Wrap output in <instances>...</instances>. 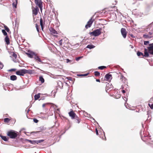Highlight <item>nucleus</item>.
Returning <instances> with one entry per match:
<instances>
[{
  "label": "nucleus",
  "mask_w": 153,
  "mask_h": 153,
  "mask_svg": "<svg viewBox=\"0 0 153 153\" xmlns=\"http://www.w3.org/2000/svg\"><path fill=\"white\" fill-rule=\"evenodd\" d=\"M88 74L89 73H88L84 74H78L77 75V76H87Z\"/></svg>",
  "instance_id": "c85d7f7f"
},
{
  "label": "nucleus",
  "mask_w": 153,
  "mask_h": 153,
  "mask_svg": "<svg viewBox=\"0 0 153 153\" xmlns=\"http://www.w3.org/2000/svg\"><path fill=\"white\" fill-rule=\"evenodd\" d=\"M41 26V29H42V30H43V28H44V25H42V26Z\"/></svg>",
  "instance_id": "774afa93"
},
{
  "label": "nucleus",
  "mask_w": 153,
  "mask_h": 153,
  "mask_svg": "<svg viewBox=\"0 0 153 153\" xmlns=\"http://www.w3.org/2000/svg\"><path fill=\"white\" fill-rule=\"evenodd\" d=\"M106 68V66H99L98 67V68L100 70H103V69Z\"/></svg>",
  "instance_id": "c9c22d12"
},
{
  "label": "nucleus",
  "mask_w": 153,
  "mask_h": 153,
  "mask_svg": "<svg viewBox=\"0 0 153 153\" xmlns=\"http://www.w3.org/2000/svg\"><path fill=\"white\" fill-rule=\"evenodd\" d=\"M94 75L96 76H99L100 75V73L98 71H95L94 72Z\"/></svg>",
  "instance_id": "72a5a7b5"
},
{
  "label": "nucleus",
  "mask_w": 153,
  "mask_h": 153,
  "mask_svg": "<svg viewBox=\"0 0 153 153\" xmlns=\"http://www.w3.org/2000/svg\"><path fill=\"white\" fill-rule=\"evenodd\" d=\"M24 69L25 74H34L35 72V71L33 70H26L25 69Z\"/></svg>",
  "instance_id": "9b49d317"
},
{
  "label": "nucleus",
  "mask_w": 153,
  "mask_h": 153,
  "mask_svg": "<svg viewBox=\"0 0 153 153\" xmlns=\"http://www.w3.org/2000/svg\"><path fill=\"white\" fill-rule=\"evenodd\" d=\"M26 140L28 141L30 143H31L32 142V140H28V139H26Z\"/></svg>",
  "instance_id": "e2e57ef3"
},
{
  "label": "nucleus",
  "mask_w": 153,
  "mask_h": 153,
  "mask_svg": "<svg viewBox=\"0 0 153 153\" xmlns=\"http://www.w3.org/2000/svg\"><path fill=\"white\" fill-rule=\"evenodd\" d=\"M26 53L28 55L29 57L30 58H33V56H35V55L36 54L35 53L30 51H28V52Z\"/></svg>",
  "instance_id": "1a4fd4ad"
},
{
  "label": "nucleus",
  "mask_w": 153,
  "mask_h": 153,
  "mask_svg": "<svg viewBox=\"0 0 153 153\" xmlns=\"http://www.w3.org/2000/svg\"><path fill=\"white\" fill-rule=\"evenodd\" d=\"M113 86L112 84L110 83H108L106 85V89L107 90H109L111 88H112Z\"/></svg>",
  "instance_id": "4468645a"
},
{
  "label": "nucleus",
  "mask_w": 153,
  "mask_h": 153,
  "mask_svg": "<svg viewBox=\"0 0 153 153\" xmlns=\"http://www.w3.org/2000/svg\"><path fill=\"white\" fill-rule=\"evenodd\" d=\"M137 55L138 56H143V54L142 53L140 52L139 51H138L137 52Z\"/></svg>",
  "instance_id": "c756f323"
},
{
  "label": "nucleus",
  "mask_w": 153,
  "mask_h": 153,
  "mask_svg": "<svg viewBox=\"0 0 153 153\" xmlns=\"http://www.w3.org/2000/svg\"><path fill=\"white\" fill-rule=\"evenodd\" d=\"M40 98V99L39 100H43L45 99V96H42V97Z\"/></svg>",
  "instance_id": "4d7b16f0"
},
{
  "label": "nucleus",
  "mask_w": 153,
  "mask_h": 153,
  "mask_svg": "<svg viewBox=\"0 0 153 153\" xmlns=\"http://www.w3.org/2000/svg\"><path fill=\"white\" fill-rule=\"evenodd\" d=\"M16 70V69L15 68H12L11 69L9 70V71H15Z\"/></svg>",
  "instance_id": "603ef678"
},
{
  "label": "nucleus",
  "mask_w": 153,
  "mask_h": 153,
  "mask_svg": "<svg viewBox=\"0 0 153 153\" xmlns=\"http://www.w3.org/2000/svg\"><path fill=\"white\" fill-rule=\"evenodd\" d=\"M102 30V29L100 28L94 30L93 32H89V34L91 35H93L94 36H97L101 34Z\"/></svg>",
  "instance_id": "f03ea898"
},
{
  "label": "nucleus",
  "mask_w": 153,
  "mask_h": 153,
  "mask_svg": "<svg viewBox=\"0 0 153 153\" xmlns=\"http://www.w3.org/2000/svg\"><path fill=\"white\" fill-rule=\"evenodd\" d=\"M35 100H36L40 98V96H34Z\"/></svg>",
  "instance_id": "c03bdc74"
},
{
  "label": "nucleus",
  "mask_w": 153,
  "mask_h": 153,
  "mask_svg": "<svg viewBox=\"0 0 153 153\" xmlns=\"http://www.w3.org/2000/svg\"><path fill=\"white\" fill-rule=\"evenodd\" d=\"M74 119L75 120V121L76 123H80L81 119L77 116H76Z\"/></svg>",
  "instance_id": "412c9836"
},
{
  "label": "nucleus",
  "mask_w": 153,
  "mask_h": 153,
  "mask_svg": "<svg viewBox=\"0 0 153 153\" xmlns=\"http://www.w3.org/2000/svg\"><path fill=\"white\" fill-rule=\"evenodd\" d=\"M25 85H24V86H22V87L21 86L20 88V89H23V88H25Z\"/></svg>",
  "instance_id": "338daca9"
},
{
  "label": "nucleus",
  "mask_w": 153,
  "mask_h": 153,
  "mask_svg": "<svg viewBox=\"0 0 153 153\" xmlns=\"http://www.w3.org/2000/svg\"><path fill=\"white\" fill-rule=\"evenodd\" d=\"M10 79L12 81H14L17 79V77L16 75H12L10 76Z\"/></svg>",
  "instance_id": "4be33fe9"
},
{
  "label": "nucleus",
  "mask_w": 153,
  "mask_h": 153,
  "mask_svg": "<svg viewBox=\"0 0 153 153\" xmlns=\"http://www.w3.org/2000/svg\"><path fill=\"white\" fill-rule=\"evenodd\" d=\"M5 41L7 45H9L10 44V39L8 35L6 36L5 38Z\"/></svg>",
  "instance_id": "f3484780"
},
{
  "label": "nucleus",
  "mask_w": 153,
  "mask_h": 153,
  "mask_svg": "<svg viewBox=\"0 0 153 153\" xmlns=\"http://www.w3.org/2000/svg\"><path fill=\"white\" fill-rule=\"evenodd\" d=\"M67 79L68 80L71 81L72 83H73L74 82L73 79H75L70 76L67 77Z\"/></svg>",
  "instance_id": "cd10ccee"
},
{
  "label": "nucleus",
  "mask_w": 153,
  "mask_h": 153,
  "mask_svg": "<svg viewBox=\"0 0 153 153\" xmlns=\"http://www.w3.org/2000/svg\"><path fill=\"white\" fill-rule=\"evenodd\" d=\"M69 116L71 117L72 119H74V118L77 116L76 114L72 110L68 113Z\"/></svg>",
  "instance_id": "9d476101"
},
{
  "label": "nucleus",
  "mask_w": 153,
  "mask_h": 153,
  "mask_svg": "<svg viewBox=\"0 0 153 153\" xmlns=\"http://www.w3.org/2000/svg\"><path fill=\"white\" fill-rule=\"evenodd\" d=\"M147 115H148V118L146 120V121H149V122H150L151 120L152 117H151L150 118H149V111L147 112Z\"/></svg>",
  "instance_id": "a878e982"
},
{
  "label": "nucleus",
  "mask_w": 153,
  "mask_h": 153,
  "mask_svg": "<svg viewBox=\"0 0 153 153\" xmlns=\"http://www.w3.org/2000/svg\"><path fill=\"white\" fill-rule=\"evenodd\" d=\"M12 56H13L15 59L17 58V55L13 52Z\"/></svg>",
  "instance_id": "4c0bfd02"
},
{
  "label": "nucleus",
  "mask_w": 153,
  "mask_h": 153,
  "mask_svg": "<svg viewBox=\"0 0 153 153\" xmlns=\"http://www.w3.org/2000/svg\"><path fill=\"white\" fill-rule=\"evenodd\" d=\"M103 132L104 135V136H105V138L104 139L103 138V139L104 140H106V137H105V132H104V131H103Z\"/></svg>",
  "instance_id": "0e129e2a"
},
{
  "label": "nucleus",
  "mask_w": 153,
  "mask_h": 153,
  "mask_svg": "<svg viewBox=\"0 0 153 153\" xmlns=\"http://www.w3.org/2000/svg\"><path fill=\"white\" fill-rule=\"evenodd\" d=\"M81 58H82V57L81 56H79L78 57H76V61H78Z\"/></svg>",
  "instance_id": "8fccbe9b"
},
{
  "label": "nucleus",
  "mask_w": 153,
  "mask_h": 153,
  "mask_svg": "<svg viewBox=\"0 0 153 153\" xmlns=\"http://www.w3.org/2000/svg\"><path fill=\"white\" fill-rule=\"evenodd\" d=\"M16 74L18 75L23 76L25 74L24 69H21L16 71Z\"/></svg>",
  "instance_id": "6e6552de"
},
{
  "label": "nucleus",
  "mask_w": 153,
  "mask_h": 153,
  "mask_svg": "<svg viewBox=\"0 0 153 153\" xmlns=\"http://www.w3.org/2000/svg\"><path fill=\"white\" fill-rule=\"evenodd\" d=\"M52 93H54V94H53V96H55V93H56V91H52Z\"/></svg>",
  "instance_id": "69168bd1"
},
{
  "label": "nucleus",
  "mask_w": 153,
  "mask_h": 153,
  "mask_svg": "<svg viewBox=\"0 0 153 153\" xmlns=\"http://www.w3.org/2000/svg\"><path fill=\"white\" fill-rule=\"evenodd\" d=\"M148 137V136H146V135H144L143 136H141V138L142 140L144 142H146L147 143H148L149 145H150L151 146L153 147V143H152V142H153L152 141L150 140L151 139V138H149L148 139H144V138L146 137Z\"/></svg>",
  "instance_id": "7ed1b4c3"
},
{
  "label": "nucleus",
  "mask_w": 153,
  "mask_h": 153,
  "mask_svg": "<svg viewBox=\"0 0 153 153\" xmlns=\"http://www.w3.org/2000/svg\"><path fill=\"white\" fill-rule=\"evenodd\" d=\"M62 39H61L59 41V43L60 45H62Z\"/></svg>",
  "instance_id": "3c124183"
},
{
  "label": "nucleus",
  "mask_w": 153,
  "mask_h": 153,
  "mask_svg": "<svg viewBox=\"0 0 153 153\" xmlns=\"http://www.w3.org/2000/svg\"><path fill=\"white\" fill-rule=\"evenodd\" d=\"M71 98V96H67L66 100L68 101H69Z\"/></svg>",
  "instance_id": "09e8293b"
},
{
  "label": "nucleus",
  "mask_w": 153,
  "mask_h": 153,
  "mask_svg": "<svg viewBox=\"0 0 153 153\" xmlns=\"http://www.w3.org/2000/svg\"><path fill=\"white\" fill-rule=\"evenodd\" d=\"M34 58L36 59V61H37L38 62H41L42 64L44 63V62H42V60L39 58V56L37 55L36 54L35 55L34 57Z\"/></svg>",
  "instance_id": "f8f14e48"
},
{
  "label": "nucleus",
  "mask_w": 153,
  "mask_h": 153,
  "mask_svg": "<svg viewBox=\"0 0 153 153\" xmlns=\"http://www.w3.org/2000/svg\"><path fill=\"white\" fill-rule=\"evenodd\" d=\"M39 80L41 81L42 83H43L45 82V80L42 76H40L39 77Z\"/></svg>",
  "instance_id": "b1692460"
},
{
  "label": "nucleus",
  "mask_w": 153,
  "mask_h": 153,
  "mask_svg": "<svg viewBox=\"0 0 153 153\" xmlns=\"http://www.w3.org/2000/svg\"><path fill=\"white\" fill-rule=\"evenodd\" d=\"M53 104L52 103H44V104H42V107L43 108H44V107L45 106V105H46L48 104Z\"/></svg>",
  "instance_id": "49530a36"
},
{
  "label": "nucleus",
  "mask_w": 153,
  "mask_h": 153,
  "mask_svg": "<svg viewBox=\"0 0 153 153\" xmlns=\"http://www.w3.org/2000/svg\"><path fill=\"white\" fill-rule=\"evenodd\" d=\"M128 97V96L127 97ZM122 99H123L126 102H127L128 100V98L127 96H122Z\"/></svg>",
  "instance_id": "e433bc0d"
},
{
  "label": "nucleus",
  "mask_w": 153,
  "mask_h": 153,
  "mask_svg": "<svg viewBox=\"0 0 153 153\" xmlns=\"http://www.w3.org/2000/svg\"><path fill=\"white\" fill-rule=\"evenodd\" d=\"M10 120V119L7 118H6L4 119V122L5 123H8Z\"/></svg>",
  "instance_id": "f704fd0d"
},
{
  "label": "nucleus",
  "mask_w": 153,
  "mask_h": 153,
  "mask_svg": "<svg viewBox=\"0 0 153 153\" xmlns=\"http://www.w3.org/2000/svg\"><path fill=\"white\" fill-rule=\"evenodd\" d=\"M32 9L33 16L34 18L35 16H36L39 10L38 7L37 6H36L35 7H32Z\"/></svg>",
  "instance_id": "39448f33"
},
{
  "label": "nucleus",
  "mask_w": 153,
  "mask_h": 153,
  "mask_svg": "<svg viewBox=\"0 0 153 153\" xmlns=\"http://www.w3.org/2000/svg\"><path fill=\"white\" fill-rule=\"evenodd\" d=\"M149 46L147 47L148 49L149 52L153 50V43L150 44Z\"/></svg>",
  "instance_id": "a211bd4d"
},
{
  "label": "nucleus",
  "mask_w": 153,
  "mask_h": 153,
  "mask_svg": "<svg viewBox=\"0 0 153 153\" xmlns=\"http://www.w3.org/2000/svg\"><path fill=\"white\" fill-rule=\"evenodd\" d=\"M153 33V31L151 30L149 32V35H152Z\"/></svg>",
  "instance_id": "13d9d810"
},
{
  "label": "nucleus",
  "mask_w": 153,
  "mask_h": 153,
  "mask_svg": "<svg viewBox=\"0 0 153 153\" xmlns=\"http://www.w3.org/2000/svg\"><path fill=\"white\" fill-rule=\"evenodd\" d=\"M88 117L89 118H90V119H93V120H94V123H97V124H98V123L94 119V118H93L91 116V114H88Z\"/></svg>",
  "instance_id": "393cba45"
},
{
  "label": "nucleus",
  "mask_w": 153,
  "mask_h": 153,
  "mask_svg": "<svg viewBox=\"0 0 153 153\" xmlns=\"http://www.w3.org/2000/svg\"><path fill=\"white\" fill-rule=\"evenodd\" d=\"M37 93V89H35L33 93L32 94V96H40L41 94L40 93H38L36 94Z\"/></svg>",
  "instance_id": "aec40b11"
},
{
  "label": "nucleus",
  "mask_w": 153,
  "mask_h": 153,
  "mask_svg": "<svg viewBox=\"0 0 153 153\" xmlns=\"http://www.w3.org/2000/svg\"><path fill=\"white\" fill-rule=\"evenodd\" d=\"M7 135L10 138L15 139L18 136V132L16 131L11 130L7 132Z\"/></svg>",
  "instance_id": "f257e3e1"
},
{
  "label": "nucleus",
  "mask_w": 153,
  "mask_h": 153,
  "mask_svg": "<svg viewBox=\"0 0 153 153\" xmlns=\"http://www.w3.org/2000/svg\"><path fill=\"white\" fill-rule=\"evenodd\" d=\"M4 67V65L3 63L0 62V69H2Z\"/></svg>",
  "instance_id": "ea45409f"
},
{
  "label": "nucleus",
  "mask_w": 153,
  "mask_h": 153,
  "mask_svg": "<svg viewBox=\"0 0 153 153\" xmlns=\"http://www.w3.org/2000/svg\"><path fill=\"white\" fill-rule=\"evenodd\" d=\"M149 52L150 54L153 55V50L150 51Z\"/></svg>",
  "instance_id": "052dcab7"
},
{
  "label": "nucleus",
  "mask_w": 153,
  "mask_h": 153,
  "mask_svg": "<svg viewBox=\"0 0 153 153\" xmlns=\"http://www.w3.org/2000/svg\"><path fill=\"white\" fill-rule=\"evenodd\" d=\"M0 137L3 140L5 141H7L9 138L6 136H4L1 135H0Z\"/></svg>",
  "instance_id": "6ab92c4d"
},
{
  "label": "nucleus",
  "mask_w": 153,
  "mask_h": 153,
  "mask_svg": "<svg viewBox=\"0 0 153 153\" xmlns=\"http://www.w3.org/2000/svg\"><path fill=\"white\" fill-rule=\"evenodd\" d=\"M95 131H96V134L97 135H98L99 134H98V131L97 128H96Z\"/></svg>",
  "instance_id": "bf43d9fd"
},
{
  "label": "nucleus",
  "mask_w": 153,
  "mask_h": 153,
  "mask_svg": "<svg viewBox=\"0 0 153 153\" xmlns=\"http://www.w3.org/2000/svg\"><path fill=\"white\" fill-rule=\"evenodd\" d=\"M16 3H15V2H13L12 4V5H13V7H14L16 8V7H17V0H16Z\"/></svg>",
  "instance_id": "7c9ffc66"
},
{
  "label": "nucleus",
  "mask_w": 153,
  "mask_h": 153,
  "mask_svg": "<svg viewBox=\"0 0 153 153\" xmlns=\"http://www.w3.org/2000/svg\"><path fill=\"white\" fill-rule=\"evenodd\" d=\"M33 121L34 123H37L38 122L39 120L36 118H34L33 119Z\"/></svg>",
  "instance_id": "a18cd8bd"
},
{
  "label": "nucleus",
  "mask_w": 153,
  "mask_h": 153,
  "mask_svg": "<svg viewBox=\"0 0 153 153\" xmlns=\"http://www.w3.org/2000/svg\"><path fill=\"white\" fill-rule=\"evenodd\" d=\"M66 62L67 63H68L69 62H72V61L71 60H70V59H66Z\"/></svg>",
  "instance_id": "5fc2aeb1"
},
{
  "label": "nucleus",
  "mask_w": 153,
  "mask_h": 153,
  "mask_svg": "<svg viewBox=\"0 0 153 153\" xmlns=\"http://www.w3.org/2000/svg\"><path fill=\"white\" fill-rule=\"evenodd\" d=\"M49 30L50 31L51 34H57V32L53 28L51 27L49 29Z\"/></svg>",
  "instance_id": "ddd939ff"
},
{
  "label": "nucleus",
  "mask_w": 153,
  "mask_h": 153,
  "mask_svg": "<svg viewBox=\"0 0 153 153\" xmlns=\"http://www.w3.org/2000/svg\"><path fill=\"white\" fill-rule=\"evenodd\" d=\"M149 43V41H144V45H147Z\"/></svg>",
  "instance_id": "de8ad7c7"
},
{
  "label": "nucleus",
  "mask_w": 153,
  "mask_h": 153,
  "mask_svg": "<svg viewBox=\"0 0 153 153\" xmlns=\"http://www.w3.org/2000/svg\"><path fill=\"white\" fill-rule=\"evenodd\" d=\"M149 53L147 52V50L146 48L144 49V54H143V57H147L149 56Z\"/></svg>",
  "instance_id": "2eb2a0df"
},
{
  "label": "nucleus",
  "mask_w": 153,
  "mask_h": 153,
  "mask_svg": "<svg viewBox=\"0 0 153 153\" xmlns=\"http://www.w3.org/2000/svg\"><path fill=\"white\" fill-rule=\"evenodd\" d=\"M38 143H41L43 142L44 141V140H38Z\"/></svg>",
  "instance_id": "6e6d98bb"
},
{
  "label": "nucleus",
  "mask_w": 153,
  "mask_h": 153,
  "mask_svg": "<svg viewBox=\"0 0 153 153\" xmlns=\"http://www.w3.org/2000/svg\"><path fill=\"white\" fill-rule=\"evenodd\" d=\"M35 4L40 8L41 11L42 10L43 5L42 2L41 0H34Z\"/></svg>",
  "instance_id": "20e7f679"
},
{
  "label": "nucleus",
  "mask_w": 153,
  "mask_h": 153,
  "mask_svg": "<svg viewBox=\"0 0 153 153\" xmlns=\"http://www.w3.org/2000/svg\"><path fill=\"white\" fill-rule=\"evenodd\" d=\"M92 18H91L89 21L87 23V24L85 26V27L86 29H88V28L90 27L91 26V25L93 22V21L94 20H92Z\"/></svg>",
  "instance_id": "0eeeda50"
},
{
  "label": "nucleus",
  "mask_w": 153,
  "mask_h": 153,
  "mask_svg": "<svg viewBox=\"0 0 153 153\" xmlns=\"http://www.w3.org/2000/svg\"><path fill=\"white\" fill-rule=\"evenodd\" d=\"M148 105L151 109H153V103L152 104L149 103Z\"/></svg>",
  "instance_id": "58836bf2"
},
{
  "label": "nucleus",
  "mask_w": 153,
  "mask_h": 153,
  "mask_svg": "<svg viewBox=\"0 0 153 153\" xmlns=\"http://www.w3.org/2000/svg\"><path fill=\"white\" fill-rule=\"evenodd\" d=\"M153 100V97H152L151 99H150V100H149V102H152V101Z\"/></svg>",
  "instance_id": "680f3d73"
},
{
  "label": "nucleus",
  "mask_w": 153,
  "mask_h": 153,
  "mask_svg": "<svg viewBox=\"0 0 153 153\" xmlns=\"http://www.w3.org/2000/svg\"><path fill=\"white\" fill-rule=\"evenodd\" d=\"M4 30L5 31H6L7 32H9L10 31V29L9 28L5 25H4Z\"/></svg>",
  "instance_id": "bb28decb"
},
{
  "label": "nucleus",
  "mask_w": 153,
  "mask_h": 153,
  "mask_svg": "<svg viewBox=\"0 0 153 153\" xmlns=\"http://www.w3.org/2000/svg\"><path fill=\"white\" fill-rule=\"evenodd\" d=\"M40 25L41 26H42V25H43V20L41 18V19H40Z\"/></svg>",
  "instance_id": "a19ab883"
},
{
  "label": "nucleus",
  "mask_w": 153,
  "mask_h": 153,
  "mask_svg": "<svg viewBox=\"0 0 153 153\" xmlns=\"http://www.w3.org/2000/svg\"><path fill=\"white\" fill-rule=\"evenodd\" d=\"M120 79H122V80H124L125 81L126 80V79L123 75H121L120 77Z\"/></svg>",
  "instance_id": "79ce46f5"
},
{
  "label": "nucleus",
  "mask_w": 153,
  "mask_h": 153,
  "mask_svg": "<svg viewBox=\"0 0 153 153\" xmlns=\"http://www.w3.org/2000/svg\"><path fill=\"white\" fill-rule=\"evenodd\" d=\"M32 144L35 145L36 144V140H32L31 143Z\"/></svg>",
  "instance_id": "864d4df0"
},
{
  "label": "nucleus",
  "mask_w": 153,
  "mask_h": 153,
  "mask_svg": "<svg viewBox=\"0 0 153 153\" xmlns=\"http://www.w3.org/2000/svg\"><path fill=\"white\" fill-rule=\"evenodd\" d=\"M143 37L145 38H152V36H149L148 35L144 34L143 35Z\"/></svg>",
  "instance_id": "473e14b6"
},
{
  "label": "nucleus",
  "mask_w": 153,
  "mask_h": 153,
  "mask_svg": "<svg viewBox=\"0 0 153 153\" xmlns=\"http://www.w3.org/2000/svg\"><path fill=\"white\" fill-rule=\"evenodd\" d=\"M2 32L4 36H6L7 35V33L6 32L5 30L2 29Z\"/></svg>",
  "instance_id": "2f4dec72"
},
{
  "label": "nucleus",
  "mask_w": 153,
  "mask_h": 153,
  "mask_svg": "<svg viewBox=\"0 0 153 153\" xmlns=\"http://www.w3.org/2000/svg\"><path fill=\"white\" fill-rule=\"evenodd\" d=\"M105 78L106 79V80H108L111 78V79L112 78V75L109 74H106L105 76Z\"/></svg>",
  "instance_id": "dca6fc26"
},
{
  "label": "nucleus",
  "mask_w": 153,
  "mask_h": 153,
  "mask_svg": "<svg viewBox=\"0 0 153 153\" xmlns=\"http://www.w3.org/2000/svg\"><path fill=\"white\" fill-rule=\"evenodd\" d=\"M36 27L38 32H39V26L37 24H36Z\"/></svg>",
  "instance_id": "37998d69"
},
{
  "label": "nucleus",
  "mask_w": 153,
  "mask_h": 153,
  "mask_svg": "<svg viewBox=\"0 0 153 153\" xmlns=\"http://www.w3.org/2000/svg\"><path fill=\"white\" fill-rule=\"evenodd\" d=\"M95 47V46L92 45H88L87 47L86 48H89L90 49H91Z\"/></svg>",
  "instance_id": "5701e85b"
},
{
  "label": "nucleus",
  "mask_w": 153,
  "mask_h": 153,
  "mask_svg": "<svg viewBox=\"0 0 153 153\" xmlns=\"http://www.w3.org/2000/svg\"><path fill=\"white\" fill-rule=\"evenodd\" d=\"M121 32L123 37L125 38L126 37L127 32L125 28H122L121 29Z\"/></svg>",
  "instance_id": "423d86ee"
}]
</instances>
